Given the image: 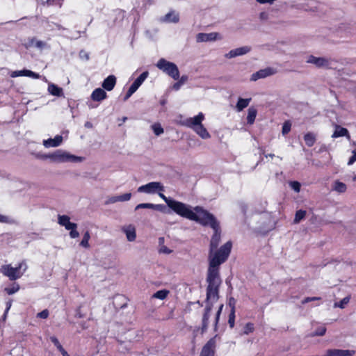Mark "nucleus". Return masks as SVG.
Instances as JSON below:
<instances>
[{
  "label": "nucleus",
  "instance_id": "obj_1",
  "mask_svg": "<svg viewBox=\"0 0 356 356\" xmlns=\"http://www.w3.org/2000/svg\"><path fill=\"white\" fill-rule=\"evenodd\" d=\"M232 247V242L227 241L210 259L207 276L208 286L207 287L206 305H211V308L213 303L217 302L219 298V288L222 283L219 266L227 259L231 252Z\"/></svg>",
  "mask_w": 356,
  "mask_h": 356
},
{
  "label": "nucleus",
  "instance_id": "obj_2",
  "mask_svg": "<svg viewBox=\"0 0 356 356\" xmlns=\"http://www.w3.org/2000/svg\"><path fill=\"white\" fill-rule=\"evenodd\" d=\"M180 216L193 220L203 226H209L211 228H216L220 225L219 222L212 213L200 206H196L193 210H191V207L186 204Z\"/></svg>",
  "mask_w": 356,
  "mask_h": 356
},
{
  "label": "nucleus",
  "instance_id": "obj_3",
  "mask_svg": "<svg viewBox=\"0 0 356 356\" xmlns=\"http://www.w3.org/2000/svg\"><path fill=\"white\" fill-rule=\"evenodd\" d=\"M27 269V265L22 261L15 268L10 265H3L1 268V273L9 278L10 280H16L20 278Z\"/></svg>",
  "mask_w": 356,
  "mask_h": 356
},
{
  "label": "nucleus",
  "instance_id": "obj_4",
  "mask_svg": "<svg viewBox=\"0 0 356 356\" xmlns=\"http://www.w3.org/2000/svg\"><path fill=\"white\" fill-rule=\"evenodd\" d=\"M156 66L174 80H177L179 78L178 67L174 63L168 61L165 58H160Z\"/></svg>",
  "mask_w": 356,
  "mask_h": 356
},
{
  "label": "nucleus",
  "instance_id": "obj_5",
  "mask_svg": "<svg viewBox=\"0 0 356 356\" xmlns=\"http://www.w3.org/2000/svg\"><path fill=\"white\" fill-rule=\"evenodd\" d=\"M159 195L160 197H161L168 207L171 209L175 213H176L177 215L181 216L183 210L185 209L186 204L177 201L175 200H173L170 197H168L165 195H164L162 193L158 192Z\"/></svg>",
  "mask_w": 356,
  "mask_h": 356
},
{
  "label": "nucleus",
  "instance_id": "obj_6",
  "mask_svg": "<svg viewBox=\"0 0 356 356\" xmlns=\"http://www.w3.org/2000/svg\"><path fill=\"white\" fill-rule=\"evenodd\" d=\"M164 191L165 187L161 182L159 181L149 182L147 184L140 186L138 188V192L147 194H154L158 192H163Z\"/></svg>",
  "mask_w": 356,
  "mask_h": 356
},
{
  "label": "nucleus",
  "instance_id": "obj_7",
  "mask_svg": "<svg viewBox=\"0 0 356 356\" xmlns=\"http://www.w3.org/2000/svg\"><path fill=\"white\" fill-rule=\"evenodd\" d=\"M306 62L314 65L317 67L330 68L331 65V59L325 57H316L313 55H309Z\"/></svg>",
  "mask_w": 356,
  "mask_h": 356
},
{
  "label": "nucleus",
  "instance_id": "obj_8",
  "mask_svg": "<svg viewBox=\"0 0 356 356\" xmlns=\"http://www.w3.org/2000/svg\"><path fill=\"white\" fill-rule=\"evenodd\" d=\"M217 337V334L215 335L205 343L201 350L200 356H214Z\"/></svg>",
  "mask_w": 356,
  "mask_h": 356
},
{
  "label": "nucleus",
  "instance_id": "obj_9",
  "mask_svg": "<svg viewBox=\"0 0 356 356\" xmlns=\"http://www.w3.org/2000/svg\"><path fill=\"white\" fill-rule=\"evenodd\" d=\"M276 73V70L273 67H266L261 69L251 75L250 80L255 81L259 79H264L268 76H272Z\"/></svg>",
  "mask_w": 356,
  "mask_h": 356
},
{
  "label": "nucleus",
  "instance_id": "obj_10",
  "mask_svg": "<svg viewBox=\"0 0 356 356\" xmlns=\"http://www.w3.org/2000/svg\"><path fill=\"white\" fill-rule=\"evenodd\" d=\"M213 229V234L211 237L210 241V255L209 259L213 257L214 255H211L213 251L217 248L220 241V225L216 228H212ZM215 254V253L213 254Z\"/></svg>",
  "mask_w": 356,
  "mask_h": 356
},
{
  "label": "nucleus",
  "instance_id": "obj_11",
  "mask_svg": "<svg viewBox=\"0 0 356 356\" xmlns=\"http://www.w3.org/2000/svg\"><path fill=\"white\" fill-rule=\"evenodd\" d=\"M43 158L50 159L53 162L64 163L67 162V152L58 149L52 154L44 155Z\"/></svg>",
  "mask_w": 356,
  "mask_h": 356
},
{
  "label": "nucleus",
  "instance_id": "obj_12",
  "mask_svg": "<svg viewBox=\"0 0 356 356\" xmlns=\"http://www.w3.org/2000/svg\"><path fill=\"white\" fill-rule=\"evenodd\" d=\"M251 50V47L249 46H243L241 47L236 48L234 49H232L229 51L227 54L225 55V58H235L236 56H243L248 52H250Z\"/></svg>",
  "mask_w": 356,
  "mask_h": 356
},
{
  "label": "nucleus",
  "instance_id": "obj_13",
  "mask_svg": "<svg viewBox=\"0 0 356 356\" xmlns=\"http://www.w3.org/2000/svg\"><path fill=\"white\" fill-rule=\"evenodd\" d=\"M163 23H178L179 22V14L174 10H171L164 16L159 19Z\"/></svg>",
  "mask_w": 356,
  "mask_h": 356
},
{
  "label": "nucleus",
  "instance_id": "obj_14",
  "mask_svg": "<svg viewBox=\"0 0 356 356\" xmlns=\"http://www.w3.org/2000/svg\"><path fill=\"white\" fill-rule=\"evenodd\" d=\"M204 119V114L202 113H199L196 116L186 119L185 125L194 129V127H197L202 124Z\"/></svg>",
  "mask_w": 356,
  "mask_h": 356
},
{
  "label": "nucleus",
  "instance_id": "obj_15",
  "mask_svg": "<svg viewBox=\"0 0 356 356\" xmlns=\"http://www.w3.org/2000/svg\"><path fill=\"white\" fill-rule=\"evenodd\" d=\"M10 76L13 78L17 76H29L35 79H39L40 77L39 74L26 69H24L22 70L13 71L12 72Z\"/></svg>",
  "mask_w": 356,
  "mask_h": 356
},
{
  "label": "nucleus",
  "instance_id": "obj_16",
  "mask_svg": "<svg viewBox=\"0 0 356 356\" xmlns=\"http://www.w3.org/2000/svg\"><path fill=\"white\" fill-rule=\"evenodd\" d=\"M355 353V350H350L328 349L325 356H353Z\"/></svg>",
  "mask_w": 356,
  "mask_h": 356
},
{
  "label": "nucleus",
  "instance_id": "obj_17",
  "mask_svg": "<svg viewBox=\"0 0 356 356\" xmlns=\"http://www.w3.org/2000/svg\"><path fill=\"white\" fill-rule=\"evenodd\" d=\"M211 309L212 308L211 305H206L202 320V334L204 333L207 330L209 325V319L210 318V312Z\"/></svg>",
  "mask_w": 356,
  "mask_h": 356
},
{
  "label": "nucleus",
  "instance_id": "obj_18",
  "mask_svg": "<svg viewBox=\"0 0 356 356\" xmlns=\"http://www.w3.org/2000/svg\"><path fill=\"white\" fill-rule=\"evenodd\" d=\"M131 197V193H127L123 195L112 196L106 201V204H113L117 202H126L129 201Z\"/></svg>",
  "mask_w": 356,
  "mask_h": 356
},
{
  "label": "nucleus",
  "instance_id": "obj_19",
  "mask_svg": "<svg viewBox=\"0 0 356 356\" xmlns=\"http://www.w3.org/2000/svg\"><path fill=\"white\" fill-rule=\"evenodd\" d=\"M217 33H200L196 36L197 42L214 41L217 39Z\"/></svg>",
  "mask_w": 356,
  "mask_h": 356
},
{
  "label": "nucleus",
  "instance_id": "obj_20",
  "mask_svg": "<svg viewBox=\"0 0 356 356\" xmlns=\"http://www.w3.org/2000/svg\"><path fill=\"white\" fill-rule=\"evenodd\" d=\"M63 141V136L57 135L54 138H49L43 141V145L45 147H56L59 146Z\"/></svg>",
  "mask_w": 356,
  "mask_h": 356
},
{
  "label": "nucleus",
  "instance_id": "obj_21",
  "mask_svg": "<svg viewBox=\"0 0 356 356\" xmlns=\"http://www.w3.org/2000/svg\"><path fill=\"white\" fill-rule=\"evenodd\" d=\"M346 136L348 140L350 139V136L349 134L348 130L346 128H343L340 125H335V130L332 135V138H336L339 137Z\"/></svg>",
  "mask_w": 356,
  "mask_h": 356
},
{
  "label": "nucleus",
  "instance_id": "obj_22",
  "mask_svg": "<svg viewBox=\"0 0 356 356\" xmlns=\"http://www.w3.org/2000/svg\"><path fill=\"white\" fill-rule=\"evenodd\" d=\"M116 83V78L114 75H109L106 77L102 84V86L104 89L107 91H111L113 89Z\"/></svg>",
  "mask_w": 356,
  "mask_h": 356
},
{
  "label": "nucleus",
  "instance_id": "obj_23",
  "mask_svg": "<svg viewBox=\"0 0 356 356\" xmlns=\"http://www.w3.org/2000/svg\"><path fill=\"white\" fill-rule=\"evenodd\" d=\"M90 97L93 101L101 102L106 98L107 95L104 89L98 88L92 91Z\"/></svg>",
  "mask_w": 356,
  "mask_h": 356
},
{
  "label": "nucleus",
  "instance_id": "obj_24",
  "mask_svg": "<svg viewBox=\"0 0 356 356\" xmlns=\"http://www.w3.org/2000/svg\"><path fill=\"white\" fill-rule=\"evenodd\" d=\"M148 75H149V72L147 71L143 72L133 82V83L131 85V86L129 88L136 92L138 89V88L142 85V83L144 82V81L147 78Z\"/></svg>",
  "mask_w": 356,
  "mask_h": 356
},
{
  "label": "nucleus",
  "instance_id": "obj_25",
  "mask_svg": "<svg viewBox=\"0 0 356 356\" xmlns=\"http://www.w3.org/2000/svg\"><path fill=\"white\" fill-rule=\"evenodd\" d=\"M129 241H134L136 238V229L133 225H129L122 228Z\"/></svg>",
  "mask_w": 356,
  "mask_h": 356
},
{
  "label": "nucleus",
  "instance_id": "obj_26",
  "mask_svg": "<svg viewBox=\"0 0 356 356\" xmlns=\"http://www.w3.org/2000/svg\"><path fill=\"white\" fill-rule=\"evenodd\" d=\"M64 227L67 230H70V236L72 238H76L79 236V233L76 230L77 228V224L74 222H70Z\"/></svg>",
  "mask_w": 356,
  "mask_h": 356
},
{
  "label": "nucleus",
  "instance_id": "obj_27",
  "mask_svg": "<svg viewBox=\"0 0 356 356\" xmlns=\"http://www.w3.org/2000/svg\"><path fill=\"white\" fill-rule=\"evenodd\" d=\"M48 92L56 97H61L63 95V89L60 87H58L57 85L54 83H49L48 85Z\"/></svg>",
  "mask_w": 356,
  "mask_h": 356
},
{
  "label": "nucleus",
  "instance_id": "obj_28",
  "mask_svg": "<svg viewBox=\"0 0 356 356\" xmlns=\"http://www.w3.org/2000/svg\"><path fill=\"white\" fill-rule=\"evenodd\" d=\"M197 134H198L202 138L207 139L211 137L209 133L207 131L206 128L203 126L202 124L197 126V127H194L193 129Z\"/></svg>",
  "mask_w": 356,
  "mask_h": 356
},
{
  "label": "nucleus",
  "instance_id": "obj_29",
  "mask_svg": "<svg viewBox=\"0 0 356 356\" xmlns=\"http://www.w3.org/2000/svg\"><path fill=\"white\" fill-rule=\"evenodd\" d=\"M50 341L54 344V346L60 352L63 356H70L67 352L63 348L62 345L59 342L58 339L55 336H51L49 338Z\"/></svg>",
  "mask_w": 356,
  "mask_h": 356
},
{
  "label": "nucleus",
  "instance_id": "obj_30",
  "mask_svg": "<svg viewBox=\"0 0 356 356\" xmlns=\"http://www.w3.org/2000/svg\"><path fill=\"white\" fill-rule=\"evenodd\" d=\"M251 101V98L248 99H243L239 97L236 105V108L237 111L240 112L243 111L245 108H246Z\"/></svg>",
  "mask_w": 356,
  "mask_h": 356
},
{
  "label": "nucleus",
  "instance_id": "obj_31",
  "mask_svg": "<svg viewBox=\"0 0 356 356\" xmlns=\"http://www.w3.org/2000/svg\"><path fill=\"white\" fill-rule=\"evenodd\" d=\"M257 109L254 107H250L248 110L247 122L249 124H252L257 116Z\"/></svg>",
  "mask_w": 356,
  "mask_h": 356
},
{
  "label": "nucleus",
  "instance_id": "obj_32",
  "mask_svg": "<svg viewBox=\"0 0 356 356\" xmlns=\"http://www.w3.org/2000/svg\"><path fill=\"white\" fill-rule=\"evenodd\" d=\"M304 140H305L306 145L308 147H312L314 145L316 138V136L314 134L309 132V133H307L306 134H305Z\"/></svg>",
  "mask_w": 356,
  "mask_h": 356
},
{
  "label": "nucleus",
  "instance_id": "obj_33",
  "mask_svg": "<svg viewBox=\"0 0 356 356\" xmlns=\"http://www.w3.org/2000/svg\"><path fill=\"white\" fill-rule=\"evenodd\" d=\"M346 185L339 181H336L334 184V190L338 193H342L346 191Z\"/></svg>",
  "mask_w": 356,
  "mask_h": 356
},
{
  "label": "nucleus",
  "instance_id": "obj_34",
  "mask_svg": "<svg viewBox=\"0 0 356 356\" xmlns=\"http://www.w3.org/2000/svg\"><path fill=\"white\" fill-rule=\"evenodd\" d=\"M90 238V234L88 231H86L83 236V238L80 243V245L83 248H88L90 247V245L88 243Z\"/></svg>",
  "mask_w": 356,
  "mask_h": 356
},
{
  "label": "nucleus",
  "instance_id": "obj_35",
  "mask_svg": "<svg viewBox=\"0 0 356 356\" xmlns=\"http://www.w3.org/2000/svg\"><path fill=\"white\" fill-rule=\"evenodd\" d=\"M30 44L31 45H34L36 48L40 49H42L47 46V44L45 42H43L42 40H37L34 38L30 40Z\"/></svg>",
  "mask_w": 356,
  "mask_h": 356
},
{
  "label": "nucleus",
  "instance_id": "obj_36",
  "mask_svg": "<svg viewBox=\"0 0 356 356\" xmlns=\"http://www.w3.org/2000/svg\"><path fill=\"white\" fill-rule=\"evenodd\" d=\"M169 291L168 290H159L153 295V298H158L160 300H164L168 295Z\"/></svg>",
  "mask_w": 356,
  "mask_h": 356
},
{
  "label": "nucleus",
  "instance_id": "obj_37",
  "mask_svg": "<svg viewBox=\"0 0 356 356\" xmlns=\"http://www.w3.org/2000/svg\"><path fill=\"white\" fill-rule=\"evenodd\" d=\"M70 222V218L67 215H58V223L64 227L68 222Z\"/></svg>",
  "mask_w": 356,
  "mask_h": 356
},
{
  "label": "nucleus",
  "instance_id": "obj_38",
  "mask_svg": "<svg viewBox=\"0 0 356 356\" xmlns=\"http://www.w3.org/2000/svg\"><path fill=\"white\" fill-rule=\"evenodd\" d=\"M305 215H306V211H304V210H298L296 211V215H295V218H294V222L295 223H298L300 222V220H302L305 217Z\"/></svg>",
  "mask_w": 356,
  "mask_h": 356
},
{
  "label": "nucleus",
  "instance_id": "obj_39",
  "mask_svg": "<svg viewBox=\"0 0 356 356\" xmlns=\"http://www.w3.org/2000/svg\"><path fill=\"white\" fill-rule=\"evenodd\" d=\"M350 299V296H346V297L343 298L340 302H335L334 305V307L343 309L346 307V305L349 302Z\"/></svg>",
  "mask_w": 356,
  "mask_h": 356
},
{
  "label": "nucleus",
  "instance_id": "obj_40",
  "mask_svg": "<svg viewBox=\"0 0 356 356\" xmlns=\"http://www.w3.org/2000/svg\"><path fill=\"white\" fill-rule=\"evenodd\" d=\"M67 162L78 163L81 162L83 159L80 156H76L67 153Z\"/></svg>",
  "mask_w": 356,
  "mask_h": 356
},
{
  "label": "nucleus",
  "instance_id": "obj_41",
  "mask_svg": "<svg viewBox=\"0 0 356 356\" xmlns=\"http://www.w3.org/2000/svg\"><path fill=\"white\" fill-rule=\"evenodd\" d=\"M326 332V327L324 326L318 327L316 331L310 334V337L323 336Z\"/></svg>",
  "mask_w": 356,
  "mask_h": 356
},
{
  "label": "nucleus",
  "instance_id": "obj_42",
  "mask_svg": "<svg viewBox=\"0 0 356 356\" xmlns=\"http://www.w3.org/2000/svg\"><path fill=\"white\" fill-rule=\"evenodd\" d=\"M19 289V286L17 284H14L12 287L6 288L5 291L8 295H12L18 291Z\"/></svg>",
  "mask_w": 356,
  "mask_h": 356
},
{
  "label": "nucleus",
  "instance_id": "obj_43",
  "mask_svg": "<svg viewBox=\"0 0 356 356\" xmlns=\"http://www.w3.org/2000/svg\"><path fill=\"white\" fill-rule=\"evenodd\" d=\"M153 131L155 135L159 136L163 133V129L159 124H154L152 126Z\"/></svg>",
  "mask_w": 356,
  "mask_h": 356
},
{
  "label": "nucleus",
  "instance_id": "obj_44",
  "mask_svg": "<svg viewBox=\"0 0 356 356\" xmlns=\"http://www.w3.org/2000/svg\"><path fill=\"white\" fill-rule=\"evenodd\" d=\"M235 323V311L234 309H231V312L229 315L228 323L231 328L234 327Z\"/></svg>",
  "mask_w": 356,
  "mask_h": 356
},
{
  "label": "nucleus",
  "instance_id": "obj_45",
  "mask_svg": "<svg viewBox=\"0 0 356 356\" xmlns=\"http://www.w3.org/2000/svg\"><path fill=\"white\" fill-rule=\"evenodd\" d=\"M152 209L156 210L163 213H166V206L164 204H154L152 203Z\"/></svg>",
  "mask_w": 356,
  "mask_h": 356
},
{
  "label": "nucleus",
  "instance_id": "obj_46",
  "mask_svg": "<svg viewBox=\"0 0 356 356\" xmlns=\"http://www.w3.org/2000/svg\"><path fill=\"white\" fill-rule=\"evenodd\" d=\"M254 325L252 323H248L245 324L243 328V334H248L254 331Z\"/></svg>",
  "mask_w": 356,
  "mask_h": 356
},
{
  "label": "nucleus",
  "instance_id": "obj_47",
  "mask_svg": "<svg viewBox=\"0 0 356 356\" xmlns=\"http://www.w3.org/2000/svg\"><path fill=\"white\" fill-rule=\"evenodd\" d=\"M222 308H223V305H221L219 307L218 310V312H217V313L216 314L215 323H214V330L215 331L217 330L218 323V321H219L220 316V314H221Z\"/></svg>",
  "mask_w": 356,
  "mask_h": 356
},
{
  "label": "nucleus",
  "instance_id": "obj_48",
  "mask_svg": "<svg viewBox=\"0 0 356 356\" xmlns=\"http://www.w3.org/2000/svg\"><path fill=\"white\" fill-rule=\"evenodd\" d=\"M291 127V124L290 123V122L286 121L283 124V126H282V134L283 135L287 134L290 131Z\"/></svg>",
  "mask_w": 356,
  "mask_h": 356
},
{
  "label": "nucleus",
  "instance_id": "obj_49",
  "mask_svg": "<svg viewBox=\"0 0 356 356\" xmlns=\"http://www.w3.org/2000/svg\"><path fill=\"white\" fill-rule=\"evenodd\" d=\"M291 188L296 192L298 193L300 191L301 185L297 181H293L289 183Z\"/></svg>",
  "mask_w": 356,
  "mask_h": 356
},
{
  "label": "nucleus",
  "instance_id": "obj_50",
  "mask_svg": "<svg viewBox=\"0 0 356 356\" xmlns=\"http://www.w3.org/2000/svg\"><path fill=\"white\" fill-rule=\"evenodd\" d=\"M130 349L129 346L124 344L122 341H120V346L118 347V350L122 353H127Z\"/></svg>",
  "mask_w": 356,
  "mask_h": 356
},
{
  "label": "nucleus",
  "instance_id": "obj_51",
  "mask_svg": "<svg viewBox=\"0 0 356 356\" xmlns=\"http://www.w3.org/2000/svg\"><path fill=\"white\" fill-rule=\"evenodd\" d=\"M44 3H47L48 6L58 5L61 6V0H42Z\"/></svg>",
  "mask_w": 356,
  "mask_h": 356
},
{
  "label": "nucleus",
  "instance_id": "obj_52",
  "mask_svg": "<svg viewBox=\"0 0 356 356\" xmlns=\"http://www.w3.org/2000/svg\"><path fill=\"white\" fill-rule=\"evenodd\" d=\"M140 209H152V203H140L138 204L135 210H138Z\"/></svg>",
  "mask_w": 356,
  "mask_h": 356
},
{
  "label": "nucleus",
  "instance_id": "obj_53",
  "mask_svg": "<svg viewBox=\"0 0 356 356\" xmlns=\"http://www.w3.org/2000/svg\"><path fill=\"white\" fill-rule=\"evenodd\" d=\"M48 316H49V311L47 309H44L37 314V316L38 318H43V319L47 318L48 317Z\"/></svg>",
  "mask_w": 356,
  "mask_h": 356
},
{
  "label": "nucleus",
  "instance_id": "obj_54",
  "mask_svg": "<svg viewBox=\"0 0 356 356\" xmlns=\"http://www.w3.org/2000/svg\"><path fill=\"white\" fill-rule=\"evenodd\" d=\"M79 57L80 58L84 59L86 60H88L90 58L89 54L85 51L84 50H81L79 51Z\"/></svg>",
  "mask_w": 356,
  "mask_h": 356
},
{
  "label": "nucleus",
  "instance_id": "obj_55",
  "mask_svg": "<svg viewBox=\"0 0 356 356\" xmlns=\"http://www.w3.org/2000/svg\"><path fill=\"white\" fill-rule=\"evenodd\" d=\"M356 161V149L353 151V155L350 157L348 165H351Z\"/></svg>",
  "mask_w": 356,
  "mask_h": 356
},
{
  "label": "nucleus",
  "instance_id": "obj_56",
  "mask_svg": "<svg viewBox=\"0 0 356 356\" xmlns=\"http://www.w3.org/2000/svg\"><path fill=\"white\" fill-rule=\"evenodd\" d=\"M321 298L319 297H307V298H305L304 300H302V304H306V303H308L309 302H312V301H314V300H320Z\"/></svg>",
  "mask_w": 356,
  "mask_h": 356
},
{
  "label": "nucleus",
  "instance_id": "obj_57",
  "mask_svg": "<svg viewBox=\"0 0 356 356\" xmlns=\"http://www.w3.org/2000/svg\"><path fill=\"white\" fill-rule=\"evenodd\" d=\"M160 253H164V254H170L172 252V250L168 248L166 246L163 245L159 249Z\"/></svg>",
  "mask_w": 356,
  "mask_h": 356
},
{
  "label": "nucleus",
  "instance_id": "obj_58",
  "mask_svg": "<svg viewBox=\"0 0 356 356\" xmlns=\"http://www.w3.org/2000/svg\"><path fill=\"white\" fill-rule=\"evenodd\" d=\"M134 92L135 91L129 88L124 97V101H127Z\"/></svg>",
  "mask_w": 356,
  "mask_h": 356
},
{
  "label": "nucleus",
  "instance_id": "obj_59",
  "mask_svg": "<svg viewBox=\"0 0 356 356\" xmlns=\"http://www.w3.org/2000/svg\"><path fill=\"white\" fill-rule=\"evenodd\" d=\"M235 304L236 300L234 298H230L229 300V306L231 307V309H234L235 311Z\"/></svg>",
  "mask_w": 356,
  "mask_h": 356
},
{
  "label": "nucleus",
  "instance_id": "obj_60",
  "mask_svg": "<svg viewBox=\"0 0 356 356\" xmlns=\"http://www.w3.org/2000/svg\"><path fill=\"white\" fill-rule=\"evenodd\" d=\"M188 79V76L187 75H182L177 80L181 83V84L184 85Z\"/></svg>",
  "mask_w": 356,
  "mask_h": 356
},
{
  "label": "nucleus",
  "instance_id": "obj_61",
  "mask_svg": "<svg viewBox=\"0 0 356 356\" xmlns=\"http://www.w3.org/2000/svg\"><path fill=\"white\" fill-rule=\"evenodd\" d=\"M239 205H240V208H241V211L245 215L246 213V211H247V209H248L247 205L245 203H243V202H241L239 204Z\"/></svg>",
  "mask_w": 356,
  "mask_h": 356
},
{
  "label": "nucleus",
  "instance_id": "obj_62",
  "mask_svg": "<svg viewBox=\"0 0 356 356\" xmlns=\"http://www.w3.org/2000/svg\"><path fill=\"white\" fill-rule=\"evenodd\" d=\"M268 15L266 12H261L259 14V18L261 20H266L268 19Z\"/></svg>",
  "mask_w": 356,
  "mask_h": 356
},
{
  "label": "nucleus",
  "instance_id": "obj_63",
  "mask_svg": "<svg viewBox=\"0 0 356 356\" xmlns=\"http://www.w3.org/2000/svg\"><path fill=\"white\" fill-rule=\"evenodd\" d=\"M182 86V84H181V83L178 81L177 82L175 83L173 85H172V89L175 90H179L181 88V86Z\"/></svg>",
  "mask_w": 356,
  "mask_h": 356
},
{
  "label": "nucleus",
  "instance_id": "obj_64",
  "mask_svg": "<svg viewBox=\"0 0 356 356\" xmlns=\"http://www.w3.org/2000/svg\"><path fill=\"white\" fill-rule=\"evenodd\" d=\"M8 218L6 216L0 214V222H8Z\"/></svg>",
  "mask_w": 356,
  "mask_h": 356
}]
</instances>
